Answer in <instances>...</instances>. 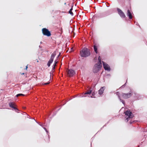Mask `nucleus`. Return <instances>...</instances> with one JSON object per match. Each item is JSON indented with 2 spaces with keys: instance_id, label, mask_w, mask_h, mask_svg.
<instances>
[{
  "instance_id": "obj_1",
  "label": "nucleus",
  "mask_w": 147,
  "mask_h": 147,
  "mask_svg": "<svg viewBox=\"0 0 147 147\" xmlns=\"http://www.w3.org/2000/svg\"><path fill=\"white\" fill-rule=\"evenodd\" d=\"M90 55V50L87 48H84L80 51V55L82 57H86Z\"/></svg>"
},
{
  "instance_id": "obj_2",
  "label": "nucleus",
  "mask_w": 147,
  "mask_h": 147,
  "mask_svg": "<svg viewBox=\"0 0 147 147\" xmlns=\"http://www.w3.org/2000/svg\"><path fill=\"white\" fill-rule=\"evenodd\" d=\"M125 115H126L125 118L127 121H128L130 118H132L134 116L133 113L129 111H127L125 112Z\"/></svg>"
},
{
  "instance_id": "obj_3",
  "label": "nucleus",
  "mask_w": 147,
  "mask_h": 147,
  "mask_svg": "<svg viewBox=\"0 0 147 147\" xmlns=\"http://www.w3.org/2000/svg\"><path fill=\"white\" fill-rule=\"evenodd\" d=\"M102 65H99L98 64H95L93 68V71L94 73L98 72L101 68Z\"/></svg>"
},
{
  "instance_id": "obj_4",
  "label": "nucleus",
  "mask_w": 147,
  "mask_h": 147,
  "mask_svg": "<svg viewBox=\"0 0 147 147\" xmlns=\"http://www.w3.org/2000/svg\"><path fill=\"white\" fill-rule=\"evenodd\" d=\"M56 51H54L51 55V58L48 61L47 65L49 67L51 65V64L52 63L53 61V59L56 55Z\"/></svg>"
},
{
  "instance_id": "obj_5",
  "label": "nucleus",
  "mask_w": 147,
  "mask_h": 147,
  "mask_svg": "<svg viewBox=\"0 0 147 147\" xmlns=\"http://www.w3.org/2000/svg\"><path fill=\"white\" fill-rule=\"evenodd\" d=\"M132 95V91L130 90L129 92L127 93H122L121 96L123 98L127 99L131 97Z\"/></svg>"
},
{
  "instance_id": "obj_6",
  "label": "nucleus",
  "mask_w": 147,
  "mask_h": 147,
  "mask_svg": "<svg viewBox=\"0 0 147 147\" xmlns=\"http://www.w3.org/2000/svg\"><path fill=\"white\" fill-rule=\"evenodd\" d=\"M42 33L44 35L46 36H50L51 35L50 32L49 30L45 28H43L42 30Z\"/></svg>"
},
{
  "instance_id": "obj_7",
  "label": "nucleus",
  "mask_w": 147,
  "mask_h": 147,
  "mask_svg": "<svg viewBox=\"0 0 147 147\" xmlns=\"http://www.w3.org/2000/svg\"><path fill=\"white\" fill-rule=\"evenodd\" d=\"M67 74L68 76L71 77L75 74V71L72 69H68L67 71Z\"/></svg>"
},
{
  "instance_id": "obj_8",
  "label": "nucleus",
  "mask_w": 147,
  "mask_h": 147,
  "mask_svg": "<svg viewBox=\"0 0 147 147\" xmlns=\"http://www.w3.org/2000/svg\"><path fill=\"white\" fill-rule=\"evenodd\" d=\"M117 11L119 15L122 18H125L126 17L123 11L119 9H117Z\"/></svg>"
},
{
  "instance_id": "obj_9",
  "label": "nucleus",
  "mask_w": 147,
  "mask_h": 147,
  "mask_svg": "<svg viewBox=\"0 0 147 147\" xmlns=\"http://www.w3.org/2000/svg\"><path fill=\"white\" fill-rule=\"evenodd\" d=\"M102 63L105 69L106 70H110V69L109 65L103 61H102Z\"/></svg>"
},
{
  "instance_id": "obj_10",
  "label": "nucleus",
  "mask_w": 147,
  "mask_h": 147,
  "mask_svg": "<svg viewBox=\"0 0 147 147\" xmlns=\"http://www.w3.org/2000/svg\"><path fill=\"white\" fill-rule=\"evenodd\" d=\"M9 107L12 108L13 109L15 110H18L17 108L15 107V104L14 102H11L9 103Z\"/></svg>"
},
{
  "instance_id": "obj_11",
  "label": "nucleus",
  "mask_w": 147,
  "mask_h": 147,
  "mask_svg": "<svg viewBox=\"0 0 147 147\" xmlns=\"http://www.w3.org/2000/svg\"><path fill=\"white\" fill-rule=\"evenodd\" d=\"M127 15L128 16L130 19H131L132 18V16L131 12L129 9H128Z\"/></svg>"
},
{
  "instance_id": "obj_12",
  "label": "nucleus",
  "mask_w": 147,
  "mask_h": 147,
  "mask_svg": "<svg viewBox=\"0 0 147 147\" xmlns=\"http://www.w3.org/2000/svg\"><path fill=\"white\" fill-rule=\"evenodd\" d=\"M105 86L102 87L99 90V94H102L105 89Z\"/></svg>"
},
{
  "instance_id": "obj_13",
  "label": "nucleus",
  "mask_w": 147,
  "mask_h": 147,
  "mask_svg": "<svg viewBox=\"0 0 147 147\" xmlns=\"http://www.w3.org/2000/svg\"><path fill=\"white\" fill-rule=\"evenodd\" d=\"M116 94L118 96V97H119V98L120 99V100H122V103L123 104H124V101H123V100H122L121 99V98L119 96V92H117L116 93Z\"/></svg>"
},
{
  "instance_id": "obj_14",
  "label": "nucleus",
  "mask_w": 147,
  "mask_h": 147,
  "mask_svg": "<svg viewBox=\"0 0 147 147\" xmlns=\"http://www.w3.org/2000/svg\"><path fill=\"white\" fill-rule=\"evenodd\" d=\"M98 64H99V65H101V57L100 56H99L98 58Z\"/></svg>"
},
{
  "instance_id": "obj_15",
  "label": "nucleus",
  "mask_w": 147,
  "mask_h": 147,
  "mask_svg": "<svg viewBox=\"0 0 147 147\" xmlns=\"http://www.w3.org/2000/svg\"><path fill=\"white\" fill-rule=\"evenodd\" d=\"M94 51L96 52V53H97V47L95 45L94 46Z\"/></svg>"
},
{
  "instance_id": "obj_16",
  "label": "nucleus",
  "mask_w": 147,
  "mask_h": 147,
  "mask_svg": "<svg viewBox=\"0 0 147 147\" xmlns=\"http://www.w3.org/2000/svg\"><path fill=\"white\" fill-rule=\"evenodd\" d=\"M73 10V6H72L71 8L70 9L69 11V13H70L72 16L73 15V13L72 12V10Z\"/></svg>"
},
{
  "instance_id": "obj_17",
  "label": "nucleus",
  "mask_w": 147,
  "mask_h": 147,
  "mask_svg": "<svg viewBox=\"0 0 147 147\" xmlns=\"http://www.w3.org/2000/svg\"><path fill=\"white\" fill-rule=\"evenodd\" d=\"M92 92L91 90H89L87 92H86L84 93V94H90Z\"/></svg>"
},
{
  "instance_id": "obj_18",
  "label": "nucleus",
  "mask_w": 147,
  "mask_h": 147,
  "mask_svg": "<svg viewBox=\"0 0 147 147\" xmlns=\"http://www.w3.org/2000/svg\"><path fill=\"white\" fill-rule=\"evenodd\" d=\"M24 96V95L23 94H17L16 96L17 97H18L20 96Z\"/></svg>"
},
{
  "instance_id": "obj_19",
  "label": "nucleus",
  "mask_w": 147,
  "mask_h": 147,
  "mask_svg": "<svg viewBox=\"0 0 147 147\" xmlns=\"http://www.w3.org/2000/svg\"><path fill=\"white\" fill-rule=\"evenodd\" d=\"M58 61H57L56 60H55L54 62V63L55 64H57V63Z\"/></svg>"
},
{
  "instance_id": "obj_20",
  "label": "nucleus",
  "mask_w": 147,
  "mask_h": 147,
  "mask_svg": "<svg viewBox=\"0 0 147 147\" xmlns=\"http://www.w3.org/2000/svg\"><path fill=\"white\" fill-rule=\"evenodd\" d=\"M92 96H90V97H91V98L93 97L92 96H94V92H92Z\"/></svg>"
},
{
  "instance_id": "obj_21",
  "label": "nucleus",
  "mask_w": 147,
  "mask_h": 147,
  "mask_svg": "<svg viewBox=\"0 0 147 147\" xmlns=\"http://www.w3.org/2000/svg\"><path fill=\"white\" fill-rule=\"evenodd\" d=\"M56 64H55L54 63L53 65V66L55 67L56 66Z\"/></svg>"
},
{
  "instance_id": "obj_22",
  "label": "nucleus",
  "mask_w": 147,
  "mask_h": 147,
  "mask_svg": "<svg viewBox=\"0 0 147 147\" xmlns=\"http://www.w3.org/2000/svg\"><path fill=\"white\" fill-rule=\"evenodd\" d=\"M44 129L47 132V133L48 132V131H47L45 127L44 128Z\"/></svg>"
},
{
  "instance_id": "obj_23",
  "label": "nucleus",
  "mask_w": 147,
  "mask_h": 147,
  "mask_svg": "<svg viewBox=\"0 0 147 147\" xmlns=\"http://www.w3.org/2000/svg\"><path fill=\"white\" fill-rule=\"evenodd\" d=\"M55 67L53 66V67L52 68V69L54 70V69H55Z\"/></svg>"
},
{
  "instance_id": "obj_24",
  "label": "nucleus",
  "mask_w": 147,
  "mask_h": 147,
  "mask_svg": "<svg viewBox=\"0 0 147 147\" xmlns=\"http://www.w3.org/2000/svg\"><path fill=\"white\" fill-rule=\"evenodd\" d=\"M28 68V65H27L26 66V68H25V69L26 70H27V69Z\"/></svg>"
},
{
  "instance_id": "obj_25",
  "label": "nucleus",
  "mask_w": 147,
  "mask_h": 147,
  "mask_svg": "<svg viewBox=\"0 0 147 147\" xmlns=\"http://www.w3.org/2000/svg\"><path fill=\"white\" fill-rule=\"evenodd\" d=\"M49 83H50V82H49V83H45V84H45V85L48 84H49Z\"/></svg>"
},
{
  "instance_id": "obj_26",
  "label": "nucleus",
  "mask_w": 147,
  "mask_h": 147,
  "mask_svg": "<svg viewBox=\"0 0 147 147\" xmlns=\"http://www.w3.org/2000/svg\"><path fill=\"white\" fill-rule=\"evenodd\" d=\"M24 73H21V74L22 75H24Z\"/></svg>"
},
{
  "instance_id": "obj_27",
  "label": "nucleus",
  "mask_w": 147,
  "mask_h": 147,
  "mask_svg": "<svg viewBox=\"0 0 147 147\" xmlns=\"http://www.w3.org/2000/svg\"><path fill=\"white\" fill-rule=\"evenodd\" d=\"M60 53L59 54V55H58V57H59L60 56Z\"/></svg>"
},
{
  "instance_id": "obj_28",
  "label": "nucleus",
  "mask_w": 147,
  "mask_h": 147,
  "mask_svg": "<svg viewBox=\"0 0 147 147\" xmlns=\"http://www.w3.org/2000/svg\"><path fill=\"white\" fill-rule=\"evenodd\" d=\"M65 5L66 4V3H65L64 4Z\"/></svg>"
}]
</instances>
